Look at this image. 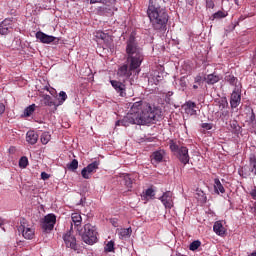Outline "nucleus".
I'll return each mask as SVG.
<instances>
[{
	"instance_id": "f03ea898",
	"label": "nucleus",
	"mask_w": 256,
	"mask_h": 256,
	"mask_svg": "<svg viewBox=\"0 0 256 256\" xmlns=\"http://www.w3.org/2000/svg\"><path fill=\"white\" fill-rule=\"evenodd\" d=\"M125 51L127 64L120 66L117 72L118 77L123 79V81L129 79L133 73L139 75V67H141V63L145 59L143 48L140 47L133 35H130L127 39Z\"/></svg>"
},
{
	"instance_id": "5fc2aeb1",
	"label": "nucleus",
	"mask_w": 256,
	"mask_h": 256,
	"mask_svg": "<svg viewBox=\"0 0 256 256\" xmlns=\"http://www.w3.org/2000/svg\"><path fill=\"white\" fill-rule=\"evenodd\" d=\"M112 225H113L114 227H117V222H116L115 220H113V221H112Z\"/></svg>"
},
{
	"instance_id": "864d4df0",
	"label": "nucleus",
	"mask_w": 256,
	"mask_h": 256,
	"mask_svg": "<svg viewBox=\"0 0 256 256\" xmlns=\"http://www.w3.org/2000/svg\"><path fill=\"white\" fill-rule=\"evenodd\" d=\"M5 223V220H3V218L0 217V227L1 225H3Z\"/></svg>"
},
{
	"instance_id": "a211bd4d",
	"label": "nucleus",
	"mask_w": 256,
	"mask_h": 256,
	"mask_svg": "<svg viewBox=\"0 0 256 256\" xmlns=\"http://www.w3.org/2000/svg\"><path fill=\"white\" fill-rule=\"evenodd\" d=\"M165 157V150H157L151 155L152 163H161Z\"/></svg>"
},
{
	"instance_id": "1a4fd4ad",
	"label": "nucleus",
	"mask_w": 256,
	"mask_h": 256,
	"mask_svg": "<svg viewBox=\"0 0 256 256\" xmlns=\"http://www.w3.org/2000/svg\"><path fill=\"white\" fill-rule=\"evenodd\" d=\"M98 169H99V162L94 161L82 169L81 175L83 179H91V176H87L86 172L88 171V173L91 174V173H95Z\"/></svg>"
},
{
	"instance_id": "4468645a",
	"label": "nucleus",
	"mask_w": 256,
	"mask_h": 256,
	"mask_svg": "<svg viewBox=\"0 0 256 256\" xmlns=\"http://www.w3.org/2000/svg\"><path fill=\"white\" fill-rule=\"evenodd\" d=\"M184 111L187 115H197V104L193 101H188L184 104Z\"/></svg>"
},
{
	"instance_id": "8fccbe9b",
	"label": "nucleus",
	"mask_w": 256,
	"mask_h": 256,
	"mask_svg": "<svg viewBox=\"0 0 256 256\" xmlns=\"http://www.w3.org/2000/svg\"><path fill=\"white\" fill-rule=\"evenodd\" d=\"M5 113V104L0 103V115H3Z\"/></svg>"
},
{
	"instance_id": "de8ad7c7",
	"label": "nucleus",
	"mask_w": 256,
	"mask_h": 256,
	"mask_svg": "<svg viewBox=\"0 0 256 256\" xmlns=\"http://www.w3.org/2000/svg\"><path fill=\"white\" fill-rule=\"evenodd\" d=\"M230 125H231V128L234 129L235 131L239 129V124L237 123V121H233Z\"/></svg>"
},
{
	"instance_id": "5701e85b",
	"label": "nucleus",
	"mask_w": 256,
	"mask_h": 256,
	"mask_svg": "<svg viewBox=\"0 0 256 256\" xmlns=\"http://www.w3.org/2000/svg\"><path fill=\"white\" fill-rule=\"evenodd\" d=\"M195 198L200 202V203H207V195L203 190L201 189H196V194Z\"/></svg>"
},
{
	"instance_id": "9b49d317",
	"label": "nucleus",
	"mask_w": 256,
	"mask_h": 256,
	"mask_svg": "<svg viewBox=\"0 0 256 256\" xmlns=\"http://www.w3.org/2000/svg\"><path fill=\"white\" fill-rule=\"evenodd\" d=\"M230 105L232 109H237L239 105H241V92L237 89H235L230 98Z\"/></svg>"
},
{
	"instance_id": "f8f14e48",
	"label": "nucleus",
	"mask_w": 256,
	"mask_h": 256,
	"mask_svg": "<svg viewBox=\"0 0 256 256\" xmlns=\"http://www.w3.org/2000/svg\"><path fill=\"white\" fill-rule=\"evenodd\" d=\"M13 30V21L11 19H5L0 23V35H7Z\"/></svg>"
},
{
	"instance_id": "e433bc0d",
	"label": "nucleus",
	"mask_w": 256,
	"mask_h": 256,
	"mask_svg": "<svg viewBox=\"0 0 256 256\" xmlns=\"http://www.w3.org/2000/svg\"><path fill=\"white\" fill-rule=\"evenodd\" d=\"M200 247H201V241L196 240L190 244L189 249L190 251H197Z\"/></svg>"
},
{
	"instance_id": "aec40b11",
	"label": "nucleus",
	"mask_w": 256,
	"mask_h": 256,
	"mask_svg": "<svg viewBox=\"0 0 256 256\" xmlns=\"http://www.w3.org/2000/svg\"><path fill=\"white\" fill-rule=\"evenodd\" d=\"M204 81H206L208 85H215V83H219V81H221V77H219V75L209 74L204 77Z\"/></svg>"
},
{
	"instance_id": "9d476101",
	"label": "nucleus",
	"mask_w": 256,
	"mask_h": 256,
	"mask_svg": "<svg viewBox=\"0 0 256 256\" xmlns=\"http://www.w3.org/2000/svg\"><path fill=\"white\" fill-rule=\"evenodd\" d=\"M112 87L120 95V97H127V92L125 91V83L119 82L117 80L110 81Z\"/></svg>"
},
{
	"instance_id": "a878e982",
	"label": "nucleus",
	"mask_w": 256,
	"mask_h": 256,
	"mask_svg": "<svg viewBox=\"0 0 256 256\" xmlns=\"http://www.w3.org/2000/svg\"><path fill=\"white\" fill-rule=\"evenodd\" d=\"M37 108V106L35 104H31L30 106L26 107L24 109V117H31V115H33V113H35V109Z\"/></svg>"
},
{
	"instance_id": "7c9ffc66",
	"label": "nucleus",
	"mask_w": 256,
	"mask_h": 256,
	"mask_svg": "<svg viewBox=\"0 0 256 256\" xmlns=\"http://www.w3.org/2000/svg\"><path fill=\"white\" fill-rule=\"evenodd\" d=\"M228 15L229 13H227V11L219 10L218 12L213 14V19H225V17H227Z\"/></svg>"
},
{
	"instance_id": "0eeeda50",
	"label": "nucleus",
	"mask_w": 256,
	"mask_h": 256,
	"mask_svg": "<svg viewBox=\"0 0 256 256\" xmlns=\"http://www.w3.org/2000/svg\"><path fill=\"white\" fill-rule=\"evenodd\" d=\"M63 241L66 247L73 249V251H77V239L71 231H68L63 235Z\"/></svg>"
},
{
	"instance_id": "4d7b16f0",
	"label": "nucleus",
	"mask_w": 256,
	"mask_h": 256,
	"mask_svg": "<svg viewBox=\"0 0 256 256\" xmlns=\"http://www.w3.org/2000/svg\"><path fill=\"white\" fill-rule=\"evenodd\" d=\"M248 256H256V251L252 252L250 255Z\"/></svg>"
},
{
	"instance_id": "58836bf2",
	"label": "nucleus",
	"mask_w": 256,
	"mask_h": 256,
	"mask_svg": "<svg viewBox=\"0 0 256 256\" xmlns=\"http://www.w3.org/2000/svg\"><path fill=\"white\" fill-rule=\"evenodd\" d=\"M59 105H63V103H65V101H67V93H65V91H61L59 93Z\"/></svg>"
},
{
	"instance_id": "dca6fc26",
	"label": "nucleus",
	"mask_w": 256,
	"mask_h": 256,
	"mask_svg": "<svg viewBox=\"0 0 256 256\" xmlns=\"http://www.w3.org/2000/svg\"><path fill=\"white\" fill-rule=\"evenodd\" d=\"M36 39H39L40 43L49 44V43H53V41H55L56 38L54 36L47 35L41 31H39L36 33Z\"/></svg>"
},
{
	"instance_id": "6e6552de",
	"label": "nucleus",
	"mask_w": 256,
	"mask_h": 256,
	"mask_svg": "<svg viewBox=\"0 0 256 256\" xmlns=\"http://www.w3.org/2000/svg\"><path fill=\"white\" fill-rule=\"evenodd\" d=\"M161 203L164 205L166 209H172L173 207V192L166 191L163 195L159 198Z\"/></svg>"
},
{
	"instance_id": "37998d69",
	"label": "nucleus",
	"mask_w": 256,
	"mask_h": 256,
	"mask_svg": "<svg viewBox=\"0 0 256 256\" xmlns=\"http://www.w3.org/2000/svg\"><path fill=\"white\" fill-rule=\"evenodd\" d=\"M194 83L196 85H203V77H201V75H197L195 78H194Z\"/></svg>"
},
{
	"instance_id": "603ef678",
	"label": "nucleus",
	"mask_w": 256,
	"mask_h": 256,
	"mask_svg": "<svg viewBox=\"0 0 256 256\" xmlns=\"http://www.w3.org/2000/svg\"><path fill=\"white\" fill-rule=\"evenodd\" d=\"M192 88L195 89V90L199 89V84H194V85L192 86Z\"/></svg>"
},
{
	"instance_id": "bb28decb",
	"label": "nucleus",
	"mask_w": 256,
	"mask_h": 256,
	"mask_svg": "<svg viewBox=\"0 0 256 256\" xmlns=\"http://www.w3.org/2000/svg\"><path fill=\"white\" fill-rule=\"evenodd\" d=\"M43 104L46 107H53L55 105V102L53 101V98H51L49 95L45 94V95H43Z\"/></svg>"
},
{
	"instance_id": "6ab92c4d",
	"label": "nucleus",
	"mask_w": 256,
	"mask_h": 256,
	"mask_svg": "<svg viewBox=\"0 0 256 256\" xmlns=\"http://www.w3.org/2000/svg\"><path fill=\"white\" fill-rule=\"evenodd\" d=\"M38 140H39V135L35 131L30 130L27 132L26 134L27 143H30V145H35V143H37Z\"/></svg>"
},
{
	"instance_id": "b1692460",
	"label": "nucleus",
	"mask_w": 256,
	"mask_h": 256,
	"mask_svg": "<svg viewBox=\"0 0 256 256\" xmlns=\"http://www.w3.org/2000/svg\"><path fill=\"white\" fill-rule=\"evenodd\" d=\"M219 111H226L229 109V102H227V98H221L218 101Z\"/></svg>"
},
{
	"instance_id": "c756f323",
	"label": "nucleus",
	"mask_w": 256,
	"mask_h": 256,
	"mask_svg": "<svg viewBox=\"0 0 256 256\" xmlns=\"http://www.w3.org/2000/svg\"><path fill=\"white\" fill-rule=\"evenodd\" d=\"M40 141L43 145H47V143L51 141V134H49V132L42 133Z\"/></svg>"
},
{
	"instance_id": "ddd939ff",
	"label": "nucleus",
	"mask_w": 256,
	"mask_h": 256,
	"mask_svg": "<svg viewBox=\"0 0 256 256\" xmlns=\"http://www.w3.org/2000/svg\"><path fill=\"white\" fill-rule=\"evenodd\" d=\"M115 11H117V8L115 6L112 7H98L97 8V13L98 15H102L105 17H113L115 14Z\"/></svg>"
},
{
	"instance_id": "423d86ee",
	"label": "nucleus",
	"mask_w": 256,
	"mask_h": 256,
	"mask_svg": "<svg viewBox=\"0 0 256 256\" xmlns=\"http://www.w3.org/2000/svg\"><path fill=\"white\" fill-rule=\"evenodd\" d=\"M57 223V216L55 214H47L41 224L44 233H49L55 229V224Z\"/></svg>"
},
{
	"instance_id": "7ed1b4c3",
	"label": "nucleus",
	"mask_w": 256,
	"mask_h": 256,
	"mask_svg": "<svg viewBox=\"0 0 256 256\" xmlns=\"http://www.w3.org/2000/svg\"><path fill=\"white\" fill-rule=\"evenodd\" d=\"M163 0H150L147 10L150 23L155 31L163 33L167 31V22L169 21V15L165 9L161 8L160 3Z\"/></svg>"
},
{
	"instance_id": "f704fd0d",
	"label": "nucleus",
	"mask_w": 256,
	"mask_h": 256,
	"mask_svg": "<svg viewBox=\"0 0 256 256\" xmlns=\"http://www.w3.org/2000/svg\"><path fill=\"white\" fill-rule=\"evenodd\" d=\"M250 169L254 175H256V157L255 155H252L250 157Z\"/></svg>"
},
{
	"instance_id": "3c124183",
	"label": "nucleus",
	"mask_w": 256,
	"mask_h": 256,
	"mask_svg": "<svg viewBox=\"0 0 256 256\" xmlns=\"http://www.w3.org/2000/svg\"><path fill=\"white\" fill-rule=\"evenodd\" d=\"M46 90L49 91V93L52 94V95H55V93H56L55 89H53V88H51L49 90V88L46 87Z\"/></svg>"
},
{
	"instance_id": "4be33fe9",
	"label": "nucleus",
	"mask_w": 256,
	"mask_h": 256,
	"mask_svg": "<svg viewBox=\"0 0 256 256\" xmlns=\"http://www.w3.org/2000/svg\"><path fill=\"white\" fill-rule=\"evenodd\" d=\"M72 223L79 229L81 227V223L83 221V218L81 217L80 213L74 212L71 215Z\"/></svg>"
},
{
	"instance_id": "13d9d810",
	"label": "nucleus",
	"mask_w": 256,
	"mask_h": 256,
	"mask_svg": "<svg viewBox=\"0 0 256 256\" xmlns=\"http://www.w3.org/2000/svg\"><path fill=\"white\" fill-rule=\"evenodd\" d=\"M251 119H255V113L252 112Z\"/></svg>"
},
{
	"instance_id": "f257e3e1",
	"label": "nucleus",
	"mask_w": 256,
	"mask_h": 256,
	"mask_svg": "<svg viewBox=\"0 0 256 256\" xmlns=\"http://www.w3.org/2000/svg\"><path fill=\"white\" fill-rule=\"evenodd\" d=\"M161 119V110L151 107L147 102L138 101L131 105L130 111L122 120L116 122V127H129V125H149Z\"/></svg>"
},
{
	"instance_id": "ea45409f",
	"label": "nucleus",
	"mask_w": 256,
	"mask_h": 256,
	"mask_svg": "<svg viewBox=\"0 0 256 256\" xmlns=\"http://www.w3.org/2000/svg\"><path fill=\"white\" fill-rule=\"evenodd\" d=\"M179 85L183 91H185V89H187V80L185 79V77L180 78Z\"/></svg>"
},
{
	"instance_id": "39448f33",
	"label": "nucleus",
	"mask_w": 256,
	"mask_h": 256,
	"mask_svg": "<svg viewBox=\"0 0 256 256\" xmlns=\"http://www.w3.org/2000/svg\"><path fill=\"white\" fill-rule=\"evenodd\" d=\"M170 150L174 155L177 157V159L182 163L183 165H187L190 161L189 157V148L183 145L177 144V142L170 140Z\"/></svg>"
},
{
	"instance_id": "4c0bfd02",
	"label": "nucleus",
	"mask_w": 256,
	"mask_h": 256,
	"mask_svg": "<svg viewBox=\"0 0 256 256\" xmlns=\"http://www.w3.org/2000/svg\"><path fill=\"white\" fill-rule=\"evenodd\" d=\"M220 119L222 121H229V109L220 111Z\"/></svg>"
},
{
	"instance_id": "f3484780",
	"label": "nucleus",
	"mask_w": 256,
	"mask_h": 256,
	"mask_svg": "<svg viewBox=\"0 0 256 256\" xmlns=\"http://www.w3.org/2000/svg\"><path fill=\"white\" fill-rule=\"evenodd\" d=\"M213 231L216 233V235H219L220 237H223L225 233H227V230L223 226L222 221H216L213 226Z\"/></svg>"
},
{
	"instance_id": "49530a36",
	"label": "nucleus",
	"mask_w": 256,
	"mask_h": 256,
	"mask_svg": "<svg viewBox=\"0 0 256 256\" xmlns=\"http://www.w3.org/2000/svg\"><path fill=\"white\" fill-rule=\"evenodd\" d=\"M49 177H51V175H49L47 172H42L41 173V179L43 181H47V179H49Z\"/></svg>"
},
{
	"instance_id": "412c9836",
	"label": "nucleus",
	"mask_w": 256,
	"mask_h": 256,
	"mask_svg": "<svg viewBox=\"0 0 256 256\" xmlns=\"http://www.w3.org/2000/svg\"><path fill=\"white\" fill-rule=\"evenodd\" d=\"M125 187H127L128 190L133 189V177H131L130 174H122L121 175Z\"/></svg>"
},
{
	"instance_id": "cd10ccee",
	"label": "nucleus",
	"mask_w": 256,
	"mask_h": 256,
	"mask_svg": "<svg viewBox=\"0 0 256 256\" xmlns=\"http://www.w3.org/2000/svg\"><path fill=\"white\" fill-rule=\"evenodd\" d=\"M133 233V230L130 228H122L119 231L120 237L123 239L125 237H131V234Z\"/></svg>"
},
{
	"instance_id": "a19ab883",
	"label": "nucleus",
	"mask_w": 256,
	"mask_h": 256,
	"mask_svg": "<svg viewBox=\"0 0 256 256\" xmlns=\"http://www.w3.org/2000/svg\"><path fill=\"white\" fill-rule=\"evenodd\" d=\"M154 83H159V81L163 80V76L159 75V72H155L153 77H152Z\"/></svg>"
},
{
	"instance_id": "2eb2a0df",
	"label": "nucleus",
	"mask_w": 256,
	"mask_h": 256,
	"mask_svg": "<svg viewBox=\"0 0 256 256\" xmlns=\"http://www.w3.org/2000/svg\"><path fill=\"white\" fill-rule=\"evenodd\" d=\"M20 231H22L24 239H33L35 237V228L33 227L21 225Z\"/></svg>"
},
{
	"instance_id": "6e6d98bb",
	"label": "nucleus",
	"mask_w": 256,
	"mask_h": 256,
	"mask_svg": "<svg viewBox=\"0 0 256 256\" xmlns=\"http://www.w3.org/2000/svg\"><path fill=\"white\" fill-rule=\"evenodd\" d=\"M86 177H91V173H89V171L86 172Z\"/></svg>"
},
{
	"instance_id": "a18cd8bd",
	"label": "nucleus",
	"mask_w": 256,
	"mask_h": 256,
	"mask_svg": "<svg viewBox=\"0 0 256 256\" xmlns=\"http://www.w3.org/2000/svg\"><path fill=\"white\" fill-rule=\"evenodd\" d=\"M202 128L207 129V131H210V129H213V125L210 123H203Z\"/></svg>"
},
{
	"instance_id": "2f4dec72",
	"label": "nucleus",
	"mask_w": 256,
	"mask_h": 256,
	"mask_svg": "<svg viewBox=\"0 0 256 256\" xmlns=\"http://www.w3.org/2000/svg\"><path fill=\"white\" fill-rule=\"evenodd\" d=\"M104 251H106V253H113V251H115V242L112 240L109 241L104 247Z\"/></svg>"
},
{
	"instance_id": "473e14b6",
	"label": "nucleus",
	"mask_w": 256,
	"mask_h": 256,
	"mask_svg": "<svg viewBox=\"0 0 256 256\" xmlns=\"http://www.w3.org/2000/svg\"><path fill=\"white\" fill-rule=\"evenodd\" d=\"M225 81H227V83H229L232 86L237 85V77L231 74L225 76Z\"/></svg>"
},
{
	"instance_id": "20e7f679",
	"label": "nucleus",
	"mask_w": 256,
	"mask_h": 256,
	"mask_svg": "<svg viewBox=\"0 0 256 256\" xmlns=\"http://www.w3.org/2000/svg\"><path fill=\"white\" fill-rule=\"evenodd\" d=\"M78 231L86 245H95V243H97V235H99V233L97 232V227L94 225L87 223L82 230L78 229Z\"/></svg>"
},
{
	"instance_id": "c03bdc74",
	"label": "nucleus",
	"mask_w": 256,
	"mask_h": 256,
	"mask_svg": "<svg viewBox=\"0 0 256 256\" xmlns=\"http://www.w3.org/2000/svg\"><path fill=\"white\" fill-rule=\"evenodd\" d=\"M206 7L208 9H213V7H215V3L212 0H207L206 1Z\"/></svg>"
},
{
	"instance_id": "c9c22d12",
	"label": "nucleus",
	"mask_w": 256,
	"mask_h": 256,
	"mask_svg": "<svg viewBox=\"0 0 256 256\" xmlns=\"http://www.w3.org/2000/svg\"><path fill=\"white\" fill-rule=\"evenodd\" d=\"M144 197L145 199H153V197H155V190H153L152 188H148L144 192Z\"/></svg>"
},
{
	"instance_id": "09e8293b",
	"label": "nucleus",
	"mask_w": 256,
	"mask_h": 256,
	"mask_svg": "<svg viewBox=\"0 0 256 256\" xmlns=\"http://www.w3.org/2000/svg\"><path fill=\"white\" fill-rule=\"evenodd\" d=\"M250 195H251L252 199H254L256 201V188H254L250 191Z\"/></svg>"
},
{
	"instance_id": "72a5a7b5",
	"label": "nucleus",
	"mask_w": 256,
	"mask_h": 256,
	"mask_svg": "<svg viewBox=\"0 0 256 256\" xmlns=\"http://www.w3.org/2000/svg\"><path fill=\"white\" fill-rule=\"evenodd\" d=\"M27 165H29V159L26 156L21 157L19 160V167L25 169Z\"/></svg>"
},
{
	"instance_id": "79ce46f5",
	"label": "nucleus",
	"mask_w": 256,
	"mask_h": 256,
	"mask_svg": "<svg viewBox=\"0 0 256 256\" xmlns=\"http://www.w3.org/2000/svg\"><path fill=\"white\" fill-rule=\"evenodd\" d=\"M96 37L97 39L105 40L107 39V34H105V32L98 31L96 32Z\"/></svg>"
},
{
	"instance_id": "393cba45",
	"label": "nucleus",
	"mask_w": 256,
	"mask_h": 256,
	"mask_svg": "<svg viewBox=\"0 0 256 256\" xmlns=\"http://www.w3.org/2000/svg\"><path fill=\"white\" fill-rule=\"evenodd\" d=\"M214 189L218 194L225 193V187H223V184H221V180H219L218 178L214 180Z\"/></svg>"
},
{
	"instance_id": "c85d7f7f",
	"label": "nucleus",
	"mask_w": 256,
	"mask_h": 256,
	"mask_svg": "<svg viewBox=\"0 0 256 256\" xmlns=\"http://www.w3.org/2000/svg\"><path fill=\"white\" fill-rule=\"evenodd\" d=\"M78 167L79 161H77V159H73L71 163L67 164V169H69V171H77Z\"/></svg>"
}]
</instances>
